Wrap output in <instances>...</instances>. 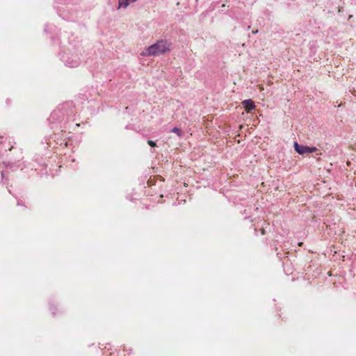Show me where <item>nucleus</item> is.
I'll return each instance as SVG.
<instances>
[{
	"instance_id": "nucleus-4",
	"label": "nucleus",
	"mask_w": 356,
	"mask_h": 356,
	"mask_svg": "<svg viewBox=\"0 0 356 356\" xmlns=\"http://www.w3.org/2000/svg\"><path fill=\"white\" fill-rule=\"evenodd\" d=\"M137 0H119L118 5L119 8H127L131 3H134Z\"/></svg>"
},
{
	"instance_id": "nucleus-5",
	"label": "nucleus",
	"mask_w": 356,
	"mask_h": 356,
	"mask_svg": "<svg viewBox=\"0 0 356 356\" xmlns=\"http://www.w3.org/2000/svg\"><path fill=\"white\" fill-rule=\"evenodd\" d=\"M171 132L175 133L179 137L182 136L183 132L178 128L175 127L171 130Z\"/></svg>"
},
{
	"instance_id": "nucleus-7",
	"label": "nucleus",
	"mask_w": 356,
	"mask_h": 356,
	"mask_svg": "<svg viewBox=\"0 0 356 356\" xmlns=\"http://www.w3.org/2000/svg\"><path fill=\"white\" fill-rule=\"evenodd\" d=\"M147 143L151 146V147H155L156 146V143L155 142L152 141V140H148L147 141Z\"/></svg>"
},
{
	"instance_id": "nucleus-6",
	"label": "nucleus",
	"mask_w": 356,
	"mask_h": 356,
	"mask_svg": "<svg viewBox=\"0 0 356 356\" xmlns=\"http://www.w3.org/2000/svg\"><path fill=\"white\" fill-rule=\"evenodd\" d=\"M79 61H75L74 63H71L70 61H66V65L70 67H76L79 65Z\"/></svg>"
},
{
	"instance_id": "nucleus-3",
	"label": "nucleus",
	"mask_w": 356,
	"mask_h": 356,
	"mask_svg": "<svg viewBox=\"0 0 356 356\" xmlns=\"http://www.w3.org/2000/svg\"><path fill=\"white\" fill-rule=\"evenodd\" d=\"M242 104L247 112H250L254 108V102L251 99L244 100Z\"/></svg>"
},
{
	"instance_id": "nucleus-8",
	"label": "nucleus",
	"mask_w": 356,
	"mask_h": 356,
	"mask_svg": "<svg viewBox=\"0 0 356 356\" xmlns=\"http://www.w3.org/2000/svg\"><path fill=\"white\" fill-rule=\"evenodd\" d=\"M316 150V148L314 147H309V150H308V153H312V152H314Z\"/></svg>"
},
{
	"instance_id": "nucleus-2",
	"label": "nucleus",
	"mask_w": 356,
	"mask_h": 356,
	"mask_svg": "<svg viewBox=\"0 0 356 356\" xmlns=\"http://www.w3.org/2000/svg\"><path fill=\"white\" fill-rule=\"evenodd\" d=\"M295 150L300 154H304L305 153H308L309 147L300 145L298 143H294Z\"/></svg>"
},
{
	"instance_id": "nucleus-1",
	"label": "nucleus",
	"mask_w": 356,
	"mask_h": 356,
	"mask_svg": "<svg viewBox=\"0 0 356 356\" xmlns=\"http://www.w3.org/2000/svg\"><path fill=\"white\" fill-rule=\"evenodd\" d=\"M171 43L168 40H160L146 48L141 55L143 56H156L170 51Z\"/></svg>"
}]
</instances>
